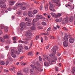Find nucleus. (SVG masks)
Here are the masks:
<instances>
[{"mask_svg": "<svg viewBox=\"0 0 75 75\" xmlns=\"http://www.w3.org/2000/svg\"><path fill=\"white\" fill-rule=\"evenodd\" d=\"M69 21L71 22V23H72L74 21V18L72 16H71L70 17Z\"/></svg>", "mask_w": 75, "mask_h": 75, "instance_id": "obj_20", "label": "nucleus"}, {"mask_svg": "<svg viewBox=\"0 0 75 75\" xmlns=\"http://www.w3.org/2000/svg\"><path fill=\"white\" fill-rule=\"evenodd\" d=\"M36 64L38 66H39L40 65V63L38 62H36Z\"/></svg>", "mask_w": 75, "mask_h": 75, "instance_id": "obj_62", "label": "nucleus"}, {"mask_svg": "<svg viewBox=\"0 0 75 75\" xmlns=\"http://www.w3.org/2000/svg\"><path fill=\"white\" fill-rule=\"evenodd\" d=\"M30 29L32 30H35L36 29V28L35 26H32L30 28Z\"/></svg>", "mask_w": 75, "mask_h": 75, "instance_id": "obj_29", "label": "nucleus"}, {"mask_svg": "<svg viewBox=\"0 0 75 75\" xmlns=\"http://www.w3.org/2000/svg\"><path fill=\"white\" fill-rule=\"evenodd\" d=\"M43 7H44L43 6H42V5L40 6V9L41 10H42L43 9Z\"/></svg>", "mask_w": 75, "mask_h": 75, "instance_id": "obj_44", "label": "nucleus"}, {"mask_svg": "<svg viewBox=\"0 0 75 75\" xmlns=\"http://www.w3.org/2000/svg\"><path fill=\"white\" fill-rule=\"evenodd\" d=\"M16 50L14 49H12L11 50V54H14V53H15Z\"/></svg>", "mask_w": 75, "mask_h": 75, "instance_id": "obj_24", "label": "nucleus"}, {"mask_svg": "<svg viewBox=\"0 0 75 75\" xmlns=\"http://www.w3.org/2000/svg\"><path fill=\"white\" fill-rule=\"evenodd\" d=\"M63 45L64 47H68V43L67 42L64 41L63 42Z\"/></svg>", "mask_w": 75, "mask_h": 75, "instance_id": "obj_9", "label": "nucleus"}, {"mask_svg": "<svg viewBox=\"0 0 75 75\" xmlns=\"http://www.w3.org/2000/svg\"><path fill=\"white\" fill-rule=\"evenodd\" d=\"M4 30L5 32H7L8 31V28L7 27H5Z\"/></svg>", "mask_w": 75, "mask_h": 75, "instance_id": "obj_36", "label": "nucleus"}, {"mask_svg": "<svg viewBox=\"0 0 75 75\" xmlns=\"http://www.w3.org/2000/svg\"><path fill=\"white\" fill-rule=\"evenodd\" d=\"M50 47V45H49L48 46H46V48L47 50V49H48V48H49V47Z\"/></svg>", "mask_w": 75, "mask_h": 75, "instance_id": "obj_57", "label": "nucleus"}, {"mask_svg": "<svg viewBox=\"0 0 75 75\" xmlns=\"http://www.w3.org/2000/svg\"><path fill=\"white\" fill-rule=\"evenodd\" d=\"M8 58L9 59V60H10V61H12V58H11V57H8V56H7V58Z\"/></svg>", "mask_w": 75, "mask_h": 75, "instance_id": "obj_45", "label": "nucleus"}, {"mask_svg": "<svg viewBox=\"0 0 75 75\" xmlns=\"http://www.w3.org/2000/svg\"><path fill=\"white\" fill-rule=\"evenodd\" d=\"M34 69H30V73L31 74H34Z\"/></svg>", "mask_w": 75, "mask_h": 75, "instance_id": "obj_27", "label": "nucleus"}, {"mask_svg": "<svg viewBox=\"0 0 75 75\" xmlns=\"http://www.w3.org/2000/svg\"><path fill=\"white\" fill-rule=\"evenodd\" d=\"M37 25L38 28H40V23H37Z\"/></svg>", "mask_w": 75, "mask_h": 75, "instance_id": "obj_41", "label": "nucleus"}, {"mask_svg": "<svg viewBox=\"0 0 75 75\" xmlns=\"http://www.w3.org/2000/svg\"><path fill=\"white\" fill-rule=\"evenodd\" d=\"M38 20H39L38 19V18H36L33 19V21L34 22H37V21H38Z\"/></svg>", "mask_w": 75, "mask_h": 75, "instance_id": "obj_30", "label": "nucleus"}, {"mask_svg": "<svg viewBox=\"0 0 75 75\" xmlns=\"http://www.w3.org/2000/svg\"><path fill=\"white\" fill-rule=\"evenodd\" d=\"M23 72H25V73H28V70L27 67H25L23 69Z\"/></svg>", "mask_w": 75, "mask_h": 75, "instance_id": "obj_11", "label": "nucleus"}, {"mask_svg": "<svg viewBox=\"0 0 75 75\" xmlns=\"http://www.w3.org/2000/svg\"><path fill=\"white\" fill-rule=\"evenodd\" d=\"M50 14H51L52 17H54V16H55V15H56V13H52V12L50 13Z\"/></svg>", "mask_w": 75, "mask_h": 75, "instance_id": "obj_33", "label": "nucleus"}, {"mask_svg": "<svg viewBox=\"0 0 75 75\" xmlns=\"http://www.w3.org/2000/svg\"><path fill=\"white\" fill-rule=\"evenodd\" d=\"M33 13L34 14H36V13H37V12H38V11L37 10H34L33 11Z\"/></svg>", "mask_w": 75, "mask_h": 75, "instance_id": "obj_42", "label": "nucleus"}, {"mask_svg": "<svg viewBox=\"0 0 75 75\" xmlns=\"http://www.w3.org/2000/svg\"><path fill=\"white\" fill-rule=\"evenodd\" d=\"M24 48L25 50H28V47L27 46H25Z\"/></svg>", "mask_w": 75, "mask_h": 75, "instance_id": "obj_52", "label": "nucleus"}, {"mask_svg": "<svg viewBox=\"0 0 75 75\" xmlns=\"http://www.w3.org/2000/svg\"><path fill=\"white\" fill-rule=\"evenodd\" d=\"M9 64V62L8 61H6V65H8V64Z\"/></svg>", "mask_w": 75, "mask_h": 75, "instance_id": "obj_53", "label": "nucleus"}, {"mask_svg": "<svg viewBox=\"0 0 75 75\" xmlns=\"http://www.w3.org/2000/svg\"><path fill=\"white\" fill-rule=\"evenodd\" d=\"M4 39L7 40V39H8L9 38V36L8 35H5L3 36Z\"/></svg>", "mask_w": 75, "mask_h": 75, "instance_id": "obj_19", "label": "nucleus"}, {"mask_svg": "<svg viewBox=\"0 0 75 75\" xmlns=\"http://www.w3.org/2000/svg\"><path fill=\"white\" fill-rule=\"evenodd\" d=\"M73 74H74V72H75V67H74L73 68Z\"/></svg>", "mask_w": 75, "mask_h": 75, "instance_id": "obj_46", "label": "nucleus"}, {"mask_svg": "<svg viewBox=\"0 0 75 75\" xmlns=\"http://www.w3.org/2000/svg\"><path fill=\"white\" fill-rule=\"evenodd\" d=\"M4 2L3 0H0V3H3Z\"/></svg>", "mask_w": 75, "mask_h": 75, "instance_id": "obj_64", "label": "nucleus"}, {"mask_svg": "<svg viewBox=\"0 0 75 75\" xmlns=\"http://www.w3.org/2000/svg\"><path fill=\"white\" fill-rule=\"evenodd\" d=\"M23 4L19 3H17L16 4V7H20L21 6H23Z\"/></svg>", "mask_w": 75, "mask_h": 75, "instance_id": "obj_21", "label": "nucleus"}, {"mask_svg": "<svg viewBox=\"0 0 75 75\" xmlns=\"http://www.w3.org/2000/svg\"><path fill=\"white\" fill-rule=\"evenodd\" d=\"M61 16V14L59 13H57V14H56L55 18H58Z\"/></svg>", "mask_w": 75, "mask_h": 75, "instance_id": "obj_14", "label": "nucleus"}, {"mask_svg": "<svg viewBox=\"0 0 75 75\" xmlns=\"http://www.w3.org/2000/svg\"><path fill=\"white\" fill-rule=\"evenodd\" d=\"M62 18L60 17L59 19H57L56 20V21H57V22H59V23H60L61 22V21H62Z\"/></svg>", "mask_w": 75, "mask_h": 75, "instance_id": "obj_15", "label": "nucleus"}, {"mask_svg": "<svg viewBox=\"0 0 75 75\" xmlns=\"http://www.w3.org/2000/svg\"><path fill=\"white\" fill-rule=\"evenodd\" d=\"M4 11H5L4 10H2L1 11V13L2 14H4Z\"/></svg>", "mask_w": 75, "mask_h": 75, "instance_id": "obj_55", "label": "nucleus"}, {"mask_svg": "<svg viewBox=\"0 0 75 75\" xmlns=\"http://www.w3.org/2000/svg\"><path fill=\"white\" fill-rule=\"evenodd\" d=\"M37 18L38 19H42V16L41 15H38L36 16Z\"/></svg>", "mask_w": 75, "mask_h": 75, "instance_id": "obj_17", "label": "nucleus"}, {"mask_svg": "<svg viewBox=\"0 0 75 75\" xmlns=\"http://www.w3.org/2000/svg\"><path fill=\"white\" fill-rule=\"evenodd\" d=\"M17 75H23L21 73H19L17 74Z\"/></svg>", "mask_w": 75, "mask_h": 75, "instance_id": "obj_59", "label": "nucleus"}, {"mask_svg": "<svg viewBox=\"0 0 75 75\" xmlns=\"http://www.w3.org/2000/svg\"><path fill=\"white\" fill-rule=\"evenodd\" d=\"M11 55L12 57H13V58H16V54H14V53L11 54Z\"/></svg>", "mask_w": 75, "mask_h": 75, "instance_id": "obj_35", "label": "nucleus"}, {"mask_svg": "<svg viewBox=\"0 0 75 75\" xmlns=\"http://www.w3.org/2000/svg\"><path fill=\"white\" fill-rule=\"evenodd\" d=\"M0 7L2 8H6V4L4 2L2 3H0Z\"/></svg>", "mask_w": 75, "mask_h": 75, "instance_id": "obj_4", "label": "nucleus"}, {"mask_svg": "<svg viewBox=\"0 0 75 75\" xmlns=\"http://www.w3.org/2000/svg\"><path fill=\"white\" fill-rule=\"evenodd\" d=\"M25 21H29L30 19L26 17L25 19Z\"/></svg>", "mask_w": 75, "mask_h": 75, "instance_id": "obj_48", "label": "nucleus"}, {"mask_svg": "<svg viewBox=\"0 0 75 75\" xmlns=\"http://www.w3.org/2000/svg\"><path fill=\"white\" fill-rule=\"evenodd\" d=\"M69 41L71 44H72L75 42V39L73 38H71L69 40Z\"/></svg>", "mask_w": 75, "mask_h": 75, "instance_id": "obj_6", "label": "nucleus"}, {"mask_svg": "<svg viewBox=\"0 0 75 75\" xmlns=\"http://www.w3.org/2000/svg\"><path fill=\"white\" fill-rule=\"evenodd\" d=\"M37 70H38L39 71H40V72H41V71H42V69L40 68H37Z\"/></svg>", "mask_w": 75, "mask_h": 75, "instance_id": "obj_40", "label": "nucleus"}, {"mask_svg": "<svg viewBox=\"0 0 75 75\" xmlns=\"http://www.w3.org/2000/svg\"><path fill=\"white\" fill-rule=\"evenodd\" d=\"M49 4L50 6V7H53L54 8L55 7V4H54L51 3V2H49Z\"/></svg>", "mask_w": 75, "mask_h": 75, "instance_id": "obj_18", "label": "nucleus"}, {"mask_svg": "<svg viewBox=\"0 0 75 75\" xmlns=\"http://www.w3.org/2000/svg\"><path fill=\"white\" fill-rule=\"evenodd\" d=\"M25 25V23H22L20 24V26L23 27H26V26Z\"/></svg>", "mask_w": 75, "mask_h": 75, "instance_id": "obj_13", "label": "nucleus"}, {"mask_svg": "<svg viewBox=\"0 0 75 75\" xmlns=\"http://www.w3.org/2000/svg\"><path fill=\"white\" fill-rule=\"evenodd\" d=\"M42 24L43 25H44H44H46V23H45L44 22H42Z\"/></svg>", "mask_w": 75, "mask_h": 75, "instance_id": "obj_39", "label": "nucleus"}, {"mask_svg": "<svg viewBox=\"0 0 75 75\" xmlns=\"http://www.w3.org/2000/svg\"><path fill=\"white\" fill-rule=\"evenodd\" d=\"M28 56H33V55L32 52H28Z\"/></svg>", "mask_w": 75, "mask_h": 75, "instance_id": "obj_23", "label": "nucleus"}, {"mask_svg": "<svg viewBox=\"0 0 75 75\" xmlns=\"http://www.w3.org/2000/svg\"><path fill=\"white\" fill-rule=\"evenodd\" d=\"M19 42H21V43H25V42L22 41L21 40H19L18 41Z\"/></svg>", "mask_w": 75, "mask_h": 75, "instance_id": "obj_43", "label": "nucleus"}, {"mask_svg": "<svg viewBox=\"0 0 75 75\" xmlns=\"http://www.w3.org/2000/svg\"><path fill=\"white\" fill-rule=\"evenodd\" d=\"M30 66L31 67V68H33V69H35L36 68V67L34 65L31 64L30 65Z\"/></svg>", "mask_w": 75, "mask_h": 75, "instance_id": "obj_28", "label": "nucleus"}, {"mask_svg": "<svg viewBox=\"0 0 75 75\" xmlns=\"http://www.w3.org/2000/svg\"><path fill=\"white\" fill-rule=\"evenodd\" d=\"M67 22H68V18H64L62 20V23L63 24H65Z\"/></svg>", "mask_w": 75, "mask_h": 75, "instance_id": "obj_5", "label": "nucleus"}, {"mask_svg": "<svg viewBox=\"0 0 75 75\" xmlns=\"http://www.w3.org/2000/svg\"><path fill=\"white\" fill-rule=\"evenodd\" d=\"M52 3H56L57 6H61V3H59V0H52Z\"/></svg>", "mask_w": 75, "mask_h": 75, "instance_id": "obj_3", "label": "nucleus"}, {"mask_svg": "<svg viewBox=\"0 0 75 75\" xmlns=\"http://www.w3.org/2000/svg\"><path fill=\"white\" fill-rule=\"evenodd\" d=\"M52 54H50L49 55L50 57L51 58H54V56H55V54L57 53L56 51L57 50H58V47L57 46H54L52 48Z\"/></svg>", "mask_w": 75, "mask_h": 75, "instance_id": "obj_1", "label": "nucleus"}, {"mask_svg": "<svg viewBox=\"0 0 75 75\" xmlns=\"http://www.w3.org/2000/svg\"><path fill=\"white\" fill-rule=\"evenodd\" d=\"M28 15L29 17H31L33 16V12L31 11H28Z\"/></svg>", "mask_w": 75, "mask_h": 75, "instance_id": "obj_10", "label": "nucleus"}, {"mask_svg": "<svg viewBox=\"0 0 75 75\" xmlns=\"http://www.w3.org/2000/svg\"><path fill=\"white\" fill-rule=\"evenodd\" d=\"M51 30V28H49L47 29V31H50Z\"/></svg>", "mask_w": 75, "mask_h": 75, "instance_id": "obj_63", "label": "nucleus"}, {"mask_svg": "<svg viewBox=\"0 0 75 75\" xmlns=\"http://www.w3.org/2000/svg\"><path fill=\"white\" fill-rule=\"evenodd\" d=\"M50 10L51 11H53V12H54V11H55V9H54V8L52 9V10Z\"/></svg>", "mask_w": 75, "mask_h": 75, "instance_id": "obj_56", "label": "nucleus"}, {"mask_svg": "<svg viewBox=\"0 0 75 75\" xmlns=\"http://www.w3.org/2000/svg\"><path fill=\"white\" fill-rule=\"evenodd\" d=\"M14 4V1H9V5L10 6H13Z\"/></svg>", "mask_w": 75, "mask_h": 75, "instance_id": "obj_22", "label": "nucleus"}, {"mask_svg": "<svg viewBox=\"0 0 75 75\" xmlns=\"http://www.w3.org/2000/svg\"><path fill=\"white\" fill-rule=\"evenodd\" d=\"M32 25L34 26H35V22L33 21V22H32Z\"/></svg>", "mask_w": 75, "mask_h": 75, "instance_id": "obj_37", "label": "nucleus"}, {"mask_svg": "<svg viewBox=\"0 0 75 75\" xmlns=\"http://www.w3.org/2000/svg\"><path fill=\"white\" fill-rule=\"evenodd\" d=\"M13 40L15 41V40H16V37H13Z\"/></svg>", "mask_w": 75, "mask_h": 75, "instance_id": "obj_60", "label": "nucleus"}, {"mask_svg": "<svg viewBox=\"0 0 75 75\" xmlns=\"http://www.w3.org/2000/svg\"><path fill=\"white\" fill-rule=\"evenodd\" d=\"M44 38L45 41H46L48 40V37H47V36L44 37Z\"/></svg>", "mask_w": 75, "mask_h": 75, "instance_id": "obj_38", "label": "nucleus"}, {"mask_svg": "<svg viewBox=\"0 0 75 75\" xmlns=\"http://www.w3.org/2000/svg\"><path fill=\"white\" fill-rule=\"evenodd\" d=\"M16 16L17 17H20V16H21V12L20 11H18L17 13L16 14Z\"/></svg>", "mask_w": 75, "mask_h": 75, "instance_id": "obj_7", "label": "nucleus"}, {"mask_svg": "<svg viewBox=\"0 0 75 75\" xmlns=\"http://www.w3.org/2000/svg\"><path fill=\"white\" fill-rule=\"evenodd\" d=\"M15 54H17V55H19L20 54V52H18L17 51H15Z\"/></svg>", "mask_w": 75, "mask_h": 75, "instance_id": "obj_47", "label": "nucleus"}, {"mask_svg": "<svg viewBox=\"0 0 75 75\" xmlns=\"http://www.w3.org/2000/svg\"><path fill=\"white\" fill-rule=\"evenodd\" d=\"M38 38H40V37H39V36H38V35H37L35 37V39L36 40H37Z\"/></svg>", "mask_w": 75, "mask_h": 75, "instance_id": "obj_51", "label": "nucleus"}, {"mask_svg": "<svg viewBox=\"0 0 75 75\" xmlns=\"http://www.w3.org/2000/svg\"><path fill=\"white\" fill-rule=\"evenodd\" d=\"M9 48V47H8V46H6L5 47V48L6 49V50H8V48Z\"/></svg>", "mask_w": 75, "mask_h": 75, "instance_id": "obj_58", "label": "nucleus"}, {"mask_svg": "<svg viewBox=\"0 0 75 75\" xmlns=\"http://www.w3.org/2000/svg\"><path fill=\"white\" fill-rule=\"evenodd\" d=\"M48 4H46V5H45V10H46V11H47V10H48Z\"/></svg>", "mask_w": 75, "mask_h": 75, "instance_id": "obj_25", "label": "nucleus"}, {"mask_svg": "<svg viewBox=\"0 0 75 75\" xmlns=\"http://www.w3.org/2000/svg\"><path fill=\"white\" fill-rule=\"evenodd\" d=\"M64 40L65 41H68V38L67 37V34H65V36L64 38Z\"/></svg>", "mask_w": 75, "mask_h": 75, "instance_id": "obj_16", "label": "nucleus"}, {"mask_svg": "<svg viewBox=\"0 0 75 75\" xmlns=\"http://www.w3.org/2000/svg\"><path fill=\"white\" fill-rule=\"evenodd\" d=\"M0 41L2 42H4V39L2 38H0Z\"/></svg>", "mask_w": 75, "mask_h": 75, "instance_id": "obj_32", "label": "nucleus"}, {"mask_svg": "<svg viewBox=\"0 0 75 75\" xmlns=\"http://www.w3.org/2000/svg\"><path fill=\"white\" fill-rule=\"evenodd\" d=\"M26 25L28 27H31L32 25L31 21L27 22L26 23Z\"/></svg>", "mask_w": 75, "mask_h": 75, "instance_id": "obj_8", "label": "nucleus"}, {"mask_svg": "<svg viewBox=\"0 0 75 75\" xmlns=\"http://www.w3.org/2000/svg\"><path fill=\"white\" fill-rule=\"evenodd\" d=\"M18 47H19L18 49V51H19V52H21V48L22 47V46H21V45L19 44Z\"/></svg>", "mask_w": 75, "mask_h": 75, "instance_id": "obj_12", "label": "nucleus"}, {"mask_svg": "<svg viewBox=\"0 0 75 75\" xmlns=\"http://www.w3.org/2000/svg\"><path fill=\"white\" fill-rule=\"evenodd\" d=\"M32 36V34L31 33V30H28L27 33L25 34L26 37H27V38L25 39V40H26V41H28V40H31V38Z\"/></svg>", "mask_w": 75, "mask_h": 75, "instance_id": "obj_2", "label": "nucleus"}, {"mask_svg": "<svg viewBox=\"0 0 75 75\" xmlns=\"http://www.w3.org/2000/svg\"><path fill=\"white\" fill-rule=\"evenodd\" d=\"M11 42V41H10V40H8L7 41H6V42L7 43H8V44H9V43H10Z\"/></svg>", "mask_w": 75, "mask_h": 75, "instance_id": "obj_54", "label": "nucleus"}, {"mask_svg": "<svg viewBox=\"0 0 75 75\" xmlns=\"http://www.w3.org/2000/svg\"><path fill=\"white\" fill-rule=\"evenodd\" d=\"M21 9L22 10H24L26 9V7L25 6H23L21 8Z\"/></svg>", "mask_w": 75, "mask_h": 75, "instance_id": "obj_31", "label": "nucleus"}, {"mask_svg": "<svg viewBox=\"0 0 75 75\" xmlns=\"http://www.w3.org/2000/svg\"><path fill=\"white\" fill-rule=\"evenodd\" d=\"M0 64L2 65H3L5 64V63L4 61L0 62Z\"/></svg>", "mask_w": 75, "mask_h": 75, "instance_id": "obj_34", "label": "nucleus"}, {"mask_svg": "<svg viewBox=\"0 0 75 75\" xmlns=\"http://www.w3.org/2000/svg\"><path fill=\"white\" fill-rule=\"evenodd\" d=\"M44 65L45 67H48L49 64L47 62H44Z\"/></svg>", "mask_w": 75, "mask_h": 75, "instance_id": "obj_26", "label": "nucleus"}, {"mask_svg": "<svg viewBox=\"0 0 75 75\" xmlns=\"http://www.w3.org/2000/svg\"><path fill=\"white\" fill-rule=\"evenodd\" d=\"M25 27H21V31H23V30H24V28H25Z\"/></svg>", "mask_w": 75, "mask_h": 75, "instance_id": "obj_50", "label": "nucleus"}, {"mask_svg": "<svg viewBox=\"0 0 75 75\" xmlns=\"http://www.w3.org/2000/svg\"><path fill=\"white\" fill-rule=\"evenodd\" d=\"M54 8V7H51V6L49 7V9H50V10H52V9H53V8Z\"/></svg>", "mask_w": 75, "mask_h": 75, "instance_id": "obj_61", "label": "nucleus"}, {"mask_svg": "<svg viewBox=\"0 0 75 75\" xmlns=\"http://www.w3.org/2000/svg\"><path fill=\"white\" fill-rule=\"evenodd\" d=\"M39 59L40 61H42V58H41V56H39Z\"/></svg>", "mask_w": 75, "mask_h": 75, "instance_id": "obj_49", "label": "nucleus"}]
</instances>
